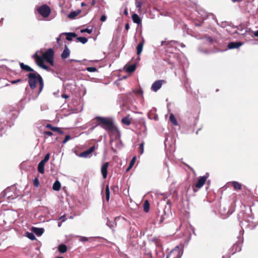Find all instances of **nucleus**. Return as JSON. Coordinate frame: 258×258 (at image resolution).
Here are the masks:
<instances>
[{
  "mask_svg": "<svg viewBox=\"0 0 258 258\" xmlns=\"http://www.w3.org/2000/svg\"><path fill=\"white\" fill-rule=\"evenodd\" d=\"M143 45H144V41L142 42H140L137 47V55H140L142 50H143Z\"/></svg>",
  "mask_w": 258,
  "mask_h": 258,
  "instance_id": "obj_22",
  "label": "nucleus"
},
{
  "mask_svg": "<svg viewBox=\"0 0 258 258\" xmlns=\"http://www.w3.org/2000/svg\"><path fill=\"white\" fill-rule=\"evenodd\" d=\"M44 165L45 163L41 161L38 164V170L40 173H43L44 172Z\"/></svg>",
  "mask_w": 258,
  "mask_h": 258,
  "instance_id": "obj_23",
  "label": "nucleus"
},
{
  "mask_svg": "<svg viewBox=\"0 0 258 258\" xmlns=\"http://www.w3.org/2000/svg\"><path fill=\"white\" fill-rule=\"evenodd\" d=\"M233 3H236V2H237L238 1H239V0H231Z\"/></svg>",
  "mask_w": 258,
  "mask_h": 258,
  "instance_id": "obj_62",
  "label": "nucleus"
},
{
  "mask_svg": "<svg viewBox=\"0 0 258 258\" xmlns=\"http://www.w3.org/2000/svg\"><path fill=\"white\" fill-rule=\"evenodd\" d=\"M136 69V64H133L128 66L126 68V71L128 73H133L135 71Z\"/></svg>",
  "mask_w": 258,
  "mask_h": 258,
  "instance_id": "obj_21",
  "label": "nucleus"
},
{
  "mask_svg": "<svg viewBox=\"0 0 258 258\" xmlns=\"http://www.w3.org/2000/svg\"><path fill=\"white\" fill-rule=\"evenodd\" d=\"M141 5H142V3L140 1H138V0L136 1V6L137 7V8H140L141 7Z\"/></svg>",
  "mask_w": 258,
  "mask_h": 258,
  "instance_id": "obj_44",
  "label": "nucleus"
},
{
  "mask_svg": "<svg viewBox=\"0 0 258 258\" xmlns=\"http://www.w3.org/2000/svg\"><path fill=\"white\" fill-rule=\"evenodd\" d=\"M110 195H106V199L107 201L109 200Z\"/></svg>",
  "mask_w": 258,
  "mask_h": 258,
  "instance_id": "obj_58",
  "label": "nucleus"
},
{
  "mask_svg": "<svg viewBox=\"0 0 258 258\" xmlns=\"http://www.w3.org/2000/svg\"><path fill=\"white\" fill-rule=\"evenodd\" d=\"M254 35L256 37H258V30L254 32Z\"/></svg>",
  "mask_w": 258,
  "mask_h": 258,
  "instance_id": "obj_57",
  "label": "nucleus"
},
{
  "mask_svg": "<svg viewBox=\"0 0 258 258\" xmlns=\"http://www.w3.org/2000/svg\"><path fill=\"white\" fill-rule=\"evenodd\" d=\"M86 70L89 72H95L97 71V69L95 67H87Z\"/></svg>",
  "mask_w": 258,
  "mask_h": 258,
  "instance_id": "obj_35",
  "label": "nucleus"
},
{
  "mask_svg": "<svg viewBox=\"0 0 258 258\" xmlns=\"http://www.w3.org/2000/svg\"><path fill=\"white\" fill-rule=\"evenodd\" d=\"M8 199L9 200L10 202H11V200H15V197H13L12 196L9 195L7 196Z\"/></svg>",
  "mask_w": 258,
  "mask_h": 258,
  "instance_id": "obj_46",
  "label": "nucleus"
},
{
  "mask_svg": "<svg viewBox=\"0 0 258 258\" xmlns=\"http://www.w3.org/2000/svg\"><path fill=\"white\" fill-rule=\"evenodd\" d=\"M125 29L126 30H128V29L130 28V26H129L128 24H126L125 26Z\"/></svg>",
  "mask_w": 258,
  "mask_h": 258,
  "instance_id": "obj_50",
  "label": "nucleus"
},
{
  "mask_svg": "<svg viewBox=\"0 0 258 258\" xmlns=\"http://www.w3.org/2000/svg\"><path fill=\"white\" fill-rule=\"evenodd\" d=\"M70 61H74V62H80L81 61L78 60L76 59H72L70 60Z\"/></svg>",
  "mask_w": 258,
  "mask_h": 258,
  "instance_id": "obj_52",
  "label": "nucleus"
},
{
  "mask_svg": "<svg viewBox=\"0 0 258 258\" xmlns=\"http://www.w3.org/2000/svg\"><path fill=\"white\" fill-rule=\"evenodd\" d=\"M44 231V229L42 228H32V231L38 236H41L43 233Z\"/></svg>",
  "mask_w": 258,
  "mask_h": 258,
  "instance_id": "obj_14",
  "label": "nucleus"
},
{
  "mask_svg": "<svg viewBox=\"0 0 258 258\" xmlns=\"http://www.w3.org/2000/svg\"><path fill=\"white\" fill-rule=\"evenodd\" d=\"M28 78L29 85L32 89L36 88L37 83H39L38 94H40L44 87V83L41 76L37 72L34 71V72L30 73L28 75Z\"/></svg>",
  "mask_w": 258,
  "mask_h": 258,
  "instance_id": "obj_1",
  "label": "nucleus"
},
{
  "mask_svg": "<svg viewBox=\"0 0 258 258\" xmlns=\"http://www.w3.org/2000/svg\"><path fill=\"white\" fill-rule=\"evenodd\" d=\"M132 167L133 166H131V165H129L128 167L126 169V171H128L132 168Z\"/></svg>",
  "mask_w": 258,
  "mask_h": 258,
  "instance_id": "obj_56",
  "label": "nucleus"
},
{
  "mask_svg": "<svg viewBox=\"0 0 258 258\" xmlns=\"http://www.w3.org/2000/svg\"><path fill=\"white\" fill-rule=\"evenodd\" d=\"M61 226V222H58V226L60 227Z\"/></svg>",
  "mask_w": 258,
  "mask_h": 258,
  "instance_id": "obj_59",
  "label": "nucleus"
},
{
  "mask_svg": "<svg viewBox=\"0 0 258 258\" xmlns=\"http://www.w3.org/2000/svg\"><path fill=\"white\" fill-rule=\"evenodd\" d=\"M149 208H150V204H149V202L147 200H146L145 201V202L144 203V210L145 211V212H148L149 210Z\"/></svg>",
  "mask_w": 258,
  "mask_h": 258,
  "instance_id": "obj_27",
  "label": "nucleus"
},
{
  "mask_svg": "<svg viewBox=\"0 0 258 258\" xmlns=\"http://www.w3.org/2000/svg\"><path fill=\"white\" fill-rule=\"evenodd\" d=\"M27 237L29 239H30L32 240H34L36 239L35 236L34 235L33 232V233L27 232Z\"/></svg>",
  "mask_w": 258,
  "mask_h": 258,
  "instance_id": "obj_31",
  "label": "nucleus"
},
{
  "mask_svg": "<svg viewBox=\"0 0 258 258\" xmlns=\"http://www.w3.org/2000/svg\"><path fill=\"white\" fill-rule=\"evenodd\" d=\"M237 246H238V244H236L234 245L233 247H234H234H237Z\"/></svg>",
  "mask_w": 258,
  "mask_h": 258,
  "instance_id": "obj_64",
  "label": "nucleus"
},
{
  "mask_svg": "<svg viewBox=\"0 0 258 258\" xmlns=\"http://www.w3.org/2000/svg\"><path fill=\"white\" fill-rule=\"evenodd\" d=\"M88 238L86 237H83V236H80V240L82 242H85L88 241Z\"/></svg>",
  "mask_w": 258,
  "mask_h": 258,
  "instance_id": "obj_41",
  "label": "nucleus"
},
{
  "mask_svg": "<svg viewBox=\"0 0 258 258\" xmlns=\"http://www.w3.org/2000/svg\"><path fill=\"white\" fill-rule=\"evenodd\" d=\"M20 66L21 69L22 70L25 71L26 72H30V73L34 72V70L33 69H32L30 67H29V66H28L27 64H25L24 63H23L22 62L20 63Z\"/></svg>",
  "mask_w": 258,
  "mask_h": 258,
  "instance_id": "obj_13",
  "label": "nucleus"
},
{
  "mask_svg": "<svg viewBox=\"0 0 258 258\" xmlns=\"http://www.w3.org/2000/svg\"><path fill=\"white\" fill-rule=\"evenodd\" d=\"M61 187V184L59 181L56 180L53 184L52 188L54 190L58 191Z\"/></svg>",
  "mask_w": 258,
  "mask_h": 258,
  "instance_id": "obj_20",
  "label": "nucleus"
},
{
  "mask_svg": "<svg viewBox=\"0 0 258 258\" xmlns=\"http://www.w3.org/2000/svg\"><path fill=\"white\" fill-rule=\"evenodd\" d=\"M37 10L38 12L44 18L48 17L50 13V9L49 7L46 5H44L38 7Z\"/></svg>",
  "mask_w": 258,
  "mask_h": 258,
  "instance_id": "obj_5",
  "label": "nucleus"
},
{
  "mask_svg": "<svg viewBox=\"0 0 258 258\" xmlns=\"http://www.w3.org/2000/svg\"><path fill=\"white\" fill-rule=\"evenodd\" d=\"M67 250V247L64 244H61L58 247V250L61 253L65 252Z\"/></svg>",
  "mask_w": 258,
  "mask_h": 258,
  "instance_id": "obj_26",
  "label": "nucleus"
},
{
  "mask_svg": "<svg viewBox=\"0 0 258 258\" xmlns=\"http://www.w3.org/2000/svg\"><path fill=\"white\" fill-rule=\"evenodd\" d=\"M136 159V157H135V156L132 158V159L131 160V161H130V165H131V166H133V165H134V164L135 163Z\"/></svg>",
  "mask_w": 258,
  "mask_h": 258,
  "instance_id": "obj_39",
  "label": "nucleus"
},
{
  "mask_svg": "<svg viewBox=\"0 0 258 258\" xmlns=\"http://www.w3.org/2000/svg\"><path fill=\"white\" fill-rule=\"evenodd\" d=\"M121 122L122 123L126 125H129L131 124V120L129 117L128 116H125L122 118Z\"/></svg>",
  "mask_w": 258,
  "mask_h": 258,
  "instance_id": "obj_25",
  "label": "nucleus"
},
{
  "mask_svg": "<svg viewBox=\"0 0 258 258\" xmlns=\"http://www.w3.org/2000/svg\"><path fill=\"white\" fill-rule=\"evenodd\" d=\"M106 20V16L105 15H102L100 18V21L102 22H105Z\"/></svg>",
  "mask_w": 258,
  "mask_h": 258,
  "instance_id": "obj_45",
  "label": "nucleus"
},
{
  "mask_svg": "<svg viewBox=\"0 0 258 258\" xmlns=\"http://www.w3.org/2000/svg\"><path fill=\"white\" fill-rule=\"evenodd\" d=\"M77 39L82 44H85L88 41V39L84 37H77Z\"/></svg>",
  "mask_w": 258,
  "mask_h": 258,
  "instance_id": "obj_30",
  "label": "nucleus"
},
{
  "mask_svg": "<svg viewBox=\"0 0 258 258\" xmlns=\"http://www.w3.org/2000/svg\"><path fill=\"white\" fill-rule=\"evenodd\" d=\"M60 220H61L62 222H64L66 220V216L64 215L59 218Z\"/></svg>",
  "mask_w": 258,
  "mask_h": 258,
  "instance_id": "obj_47",
  "label": "nucleus"
},
{
  "mask_svg": "<svg viewBox=\"0 0 258 258\" xmlns=\"http://www.w3.org/2000/svg\"><path fill=\"white\" fill-rule=\"evenodd\" d=\"M110 138V143L111 148L113 149V144H119L120 133L117 127L113 124L110 128L106 131Z\"/></svg>",
  "mask_w": 258,
  "mask_h": 258,
  "instance_id": "obj_2",
  "label": "nucleus"
},
{
  "mask_svg": "<svg viewBox=\"0 0 258 258\" xmlns=\"http://www.w3.org/2000/svg\"><path fill=\"white\" fill-rule=\"evenodd\" d=\"M208 176L209 174L207 173L205 175L200 177L196 184V187L198 188H201L205 184Z\"/></svg>",
  "mask_w": 258,
  "mask_h": 258,
  "instance_id": "obj_6",
  "label": "nucleus"
},
{
  "mask_svg": "<svg viewBox=\"0 0 258 258\" xmlns=\"http://www.w3.org/2000/svg\"><path fill=\"white\" fill-rule=\"evenodd\" d=\"M176 44H179L180 45V46L182 47H184L185 46L184 44H183V43H180V44H179L178 42L177 43L175 44L174 45H176Z\"/></svg>",
  "mask_w": 258,
  "mask_h": 258,
  "instance_id": "obj_51",
  "label": "nucleus"
},
{
  "mask_svg": "<svg viewBox=\"0 0 258 258\" xmlns=\"http://www.w3.org/2000/svg\"><path fill=\"white\" fill-rule=\"evenodd\" d=\"M32 57L33 58H34L35 62L39 67H40L44 63V59L42 56L41 57L38 55L37 52L33 54Z\"/></svg>",
  "mask_w": 258,
  "mask_h": 258,
  "instance_id": "obj_7",
  "label": "nucleus"
},
{
  "mask_svg": "<svg viewBox=\"0 0 258 258\" xmlns=\"http://www.w3.org/2000/svg\"><path fill=\"white\" fill-rule=\"evenodd\" d=\"M132 20L135 23L140 24L141 23V19L137 14H134L132 15Z\"/></svg>",
  "mask_w": 258,
  "mask_h": 258,
  "instance_id": "obj_18",
  "label": "nucleus"
},
{
  "mask_svg": "<svg viewBox=\"0 0 258 258\" xmlns=\"http://www.w3.org/2000/svg\"><path fill=\"white\" fill-rule=\"evenodd\" d=\"M253 217L252 215L250 216L248 219L245 220L244 222H241V224L242 225H244V223H248V225L249 226V227L251 228H254L255 226V224L253 222Z\"/></svg>",
  "mask_w": 258,
  "mask_h": 258,
  "instance_id": "obj_11",
  "label": "nucleus"
},
{
  "mask_svg": "<svg viewBox=\"0 0 258 258\" xmlns=\"http://www.w3.org/2000/svg\"><path fill=\"white\" fill-rule=\"evenodd\" d=\"M61 36H62V35H60V36H59L58 37H57V38H56V41H57V43H58V44L59 43V41H60V37H61Z\"/></svg>",
  "mask_w": 258,
  "mask_h": 258,
  "instance_id": "obj_49",
  "label": "nucleus"
},
{
  "mask_svg": "<svg viewBox=\"0 0 258 258\" xmlns=\"http://www.w3.org/2000/svg\"><path fill=\"white\" fill-rule=\"evenodd\" d=\"M144 143L142 142L140 144L139 146V152L140 154H142L144 153Z\"/></svg>",
  "mask_w": 258,
  "mask_h": 258,
  "instance_id": "obj_34",
  "label": "nucleus"
},
{
  "mask_svg": "<svg viewBox=\"0 0 258 258\" xmlns=\"http://www.w3.org/2000/svg\"><path fill=\"white\" fill-rule=\"evenodd\" d=\"M81 32L82 33L87 32L88 34H91L92 33V29L86 28V29H84L82 30L81 31Z\"/></svg>",
  "mask_w": 258,
  "mask_h": 258,
  "instance_id": "obj_37",
  "label": "nucleus"
},
{
  "mask_svg": "<svg viewBox=\"0 0 258 258\" xmlns=\"http://www.w3.org/2000/svg\"><path fill=\"white\" fill-rule=\"evenodd\" d=\"M158 116H157V115H156V116H155V117H154V119H155V120H158Z\"/></svg>",
  "mask_w": 258,
  "mask_h": 258,
  "instance_id": "obj_61",
  "label": "nucleus"
},
{
  "mask_svg": "<svg viewBox=\"0 0 258 258\" xmlns=\"http://www.w3.org/2000/svg\"><path fill=\"white\" fill-rule=\"evenodd\" d=\"M40 68L46 71H49L50 70V69L48 67L45 65L44 63L40 67Z\"/></svg>",
  "mask_w": 258,
  "mask_h": 258,
  "instance_id": "obj_40",
  "label": "nucleus"
},
{
  "mask_svg": "<svg viewBox=\"0 0 258 258\" xmlns=\"http://www.w3.org/2000/svg\"><path fill=\"white\" fill-rule=\"evenodd\" d=\"M242 45V43L240 42H231L228 44V47L229 49H234L238 48Z\"/></svg>",
  "mask_w": 258,
  "mask_h": 258,
  "instance_id": "obj_15",
  "label": "nucleus"
},
{
  "mask_svg": "<svg viewBox=\"0 0 258 258\" xmlns=\"http://www.w3.org/2000/svg\"><path fill=\"white\" fill-rule=\"evenodd\" d=\"M96 4V2L95 0H92L91 2V5L94 6Z\"/></svg>",
  "mask_w": 258,
  "mask_h": 258,
  "instance_id": "obj_54",
  "label": "nucleus"
},
{
  "mask_svg": "<svg viewBox=\"0 0 258 258\" xmlns=\"http://www.w3.org/2000/svg\"><path fill=\"white\" fill-rule=\"evenodd\" d=\"M52 131H53L54 132H58L60 134H63V132L62 130H61L60 128H59L58 127L53 126V128H52Z\"/></svg>",
  "mask_w": 258,
  "mask_h": 258,
  "instance_id": "obj_33",
  "label": "nucleus"
},
{
  "mask_svg": "<svg viewBox=\"0 0 258 258\" xmlns=\"http://www.w3.org/2000/svg\"><path fill=\"white\" fill-rule=\"evenodd\" d=\"M232 183L234 186V188L235 189H240L241 188V185L238 182L234 181H233L232 182Z\"/></svg>",
  "mask_w": 258,
  "mask_h": 258,
  "instance_id": "obj_28",
  "label": "nucleus"
},
{
  "mask_svg": "<svg viewBox=\"0 0 258 258\" xmlns=\"http://www.w3.org/2000/svg\"><path fill=\"white\" fill-rule=\"evenodd\" d=\"M95 119L97 122L96 125L100 126L106 131L114 124L113 119L111 117L96 116Z\"/></svg>",
  "mask_w": 258,
  "mask_h": 258,
  "instance_id": "obj_3",
  "label": "nucleus"
},
{
  "mask_svg": "<svg viewBox=\"0 0 258 258\" xmlns=\"http://www.w3.org/2000/svg\"><path fill=\"white\" fill-rule=\"evenodd\" d=\"M177 43V41L171 40L168 42H166V41H162L161 42V45H168V46H174L175 44Z\"/></svg>",
  "mask_w": 258,
  "mask_h": 258,
  "instance_id": "obj_19",
  "label": "nucleus"
},
{
  "mask_svg": "<svg viewBox=\"0 0 258 258\" xmlns=\"http://www.w3.org/2000/svg\"><path fill=\"white\" fill-rule=\"evenodd\" d=\"M105 194L106 195H110L109 188L108 185H107L106 187Z\"/></svg>",
  "mask_w": 258,
  "mask_h": 258,
  "instance_id": "obj_42",
  "label": "nucleus"
},
{
  "mask_svg": "<svg viewBox=\"0 0 258 258\" xmlns=\"http://www.w3.org/2000/svg\"><path fill=\"white\" fill-rule=\"evenodd\" d=\"M49 158H50V154L47 153L45 155L44 159L43 160H42L41 161V162H42L43 163H45L49 160Z\"/></svg>",
  "mask_w": 258,
  "mask_h": 258,
  "instance_id": "obj_32",
  "label": "nucleus"
},
{
  "mask_svg": "<svg viewBox=\"0 0 258 258\" xmlns=\"http://www.w3.org/2000/svg\"><path fill=\"white\" fill-rule=\"evenodd\" d=\"M53 126H52L50 124H47L46 125V127L50 128L52 130V128H53Z\"/></svg>",
  "mask_w": 258,
  "mask_h": 258,
  "instance_id": "obj_48",
  "label": "nucleus"
},
{
  "mask_svg": "<svg viewBox=\"0 0 258 258\" xmlns=\"http://www.w3.org/2000/svg\"><path fill=\"white\" fill-rule=\"evenodd\" d=\"M81 12V11L80 10L75 11H72L68 15V17L71 19H73L79 14H80Z\"/></svg>",
  "mask_w": 258,
  "mask_h": 258,
  "instance_id": "obj_17",
  "label": "nucleus"
},
{
  "mask_svg": "<svg viewBox=\"0 0 258 258\" xmlns=\"http://www.w3.org/2000/svg\"><path fill=\"white\" fill-rule=\"evenodd\" d=\"M106 225H107L108 226H109L110 228H111V225H110V224H109V223H108V222H107Z\"/></svg>",
  "mask_w": 258,
  "mask_h": 258,
  "instance_id": "obj_60",
  "label": "nucleus"
},
{
  "mask_svg": "<svg viewBox=\"0 0 258 258\" xmlns=\"http://www.w3.org/2000/svg\"><path fill=\"white\" fill-rule=\"evenodd\" d=\"M109 165V163L108 162H106L104 163L102 166L101 169V174L104 179L106 178L107 175V168Z\"/></svg>",
  "mask_w": 258,
  "mask_h": 258,
  "instance_id": "obj_10",
  "label": "nucleus"
},
{
  "mask_svg": "<svg viewBox=\"0 0 258 258\" xmlns=\"http://www.w3.org/2000/svg\"><path fill=\"white\" fill-rule=\"evenodd\" d=\"M44 134L48 136H52L53 135V133L49 131H45L44 132Z\"/></svg>",
  "mask_w": 258,
  "mask_h": 258,
  "instance_id": "obj_43",
  "label": "nucleus"
},
{
  "mask_svg": "<svg viewBox=\"0 0 258 258\" xmlns=\"http://www.w3.org/2000/svg\"><path fill=\"white\" fill-rule=\"evenodd\" d=\"M170 121L172 122V123L175 125L177 126L178 125L177 121L176 120L175 116L172 113H171L169 116Z\"/></svg>",
  "mask_w": 258,
  "mask_h": 258,
  "instance_id": "obj_24",
  "label": "nucleus"
},
{
  "mask_svg": "<svg viewBox=\"0 0 258 258\" xmlns=\"http://www.w3.org/2000/svg\"><path fill=\"white\" fill-rule=\"evenodd\" d=\"M138 94H141L142 95H143V92L142 90H139L138 91Z\"/></svg>",
  "mask_w": 258,
  "mask_h": 258,
  "instance_id": "obj_53",
  "label": "nucleus"
},
{
  "mask_svg": "<svg viewBox=\"0 0 258 258\" xmlns=\"http://www.w3.org/2000/svg\"><path fill=\"white\" fill-rule=\"evenodd\" d=\"M70 54V51L68 47L66 45L65 48L61 54V57L62 59L68 58Z\"/></svg>",
  "mask_w": 258,
  "mask_h": 258,
  "instance_id": "obj_16",
  "label": "nucleus"
},
{
  "mask_svg": "<svg viewBox=\"0 0 258 258\" xmlns=\"http://www.w3.org/2000/svg\"><path fill=\"white\" fill-rule=\"evenodd\" d=\"M54 51L52 48H49L46 52L43 53V59L51 66L54 64L53 60Z\"/></svg>",
  "mask_w": 258,
  "mask_h": 258,
  "instance_id": "obj_4",
  "label": "nucleus"
},
{
  "mask_svg": "<svg viewBox=\"0 0 258 258\" xmlns=\"http://www.w3.org/2000/svg\"><path fill=\"white\" fill-rule=\"evenodd\" d=\"M66 35V39L68 41H71L74 37H77L75 33L73 32H64L60 34V35Z\"/></svg>",
  "mask_w": 258,
  "mask_h": 258,
  "instance_id": "obj_12",
  "label": "nucleus"
},
{
  "mask_svg": "<svg viewBox=\"0 0 258 258\" xmlns=\"http://www.w3.org/2000/svg\"><path fill=\"white\" fill-rule=\"evenodd\" d=\"M12 84H15V83H16V80L13 81L12 82Z\"/></svg>",
  "mask_w": 258,
  "mask_h": 258,
  "instance_id": "obj_63",
  "label": "nucleus"
},
{
  "mask_svg": "<svg viewBox=\"0 0 258 258\" xmlns=\"http://www.w3.org/2000/svg\"><path fill=\"white\" fill-rule=\"evenodd\" d=\"M62 97L64 98H68V96L66 94H63V95H62Z\"/></svg>",
  "mask_w": 258,
  "mask_h": 258,
  "instance_id": "obj_55",
  "label": "nucleus"
},
{
  "mask_svg": "<svg viewBox=\"0 0 258 258\" xmlns=\"http://www.w3.org/2000/svg\"><path fill=\"white\" fill-rule=\"evenodd\" d=\"M70 139H71V137L70 135L66 136L64 139L62 141V144H66Z\"/></svg>",
  "mask_w": 258,
  "mask_h": 258,
  "instance_id": "obj_38",
  "label": "nucleus"
},
{
  "mask_svg": "<svg viewBox=\"0 0 258 258\" xmlns=\"http://www.w3.org/2000/svg\"><path fill=\"white\" fill-rule=\"evenodd\" d=\"M152 241L154 242L155 244L157 247H161V243L160 242V240L158 238H154L152 239Z\"/></svg>",
  "mask_w": 258,
  "mask_h": 258,
  "instance_id": "obj_29",
  "label": "nucleus"
},
{
  "mask_svg": "<svg viewBox=\"0 0 258 258\" xmlns=\"http://www.w3.org/2000/svg\"><path fill=\"white\" fill-rule=\"evenodd\" d=\"M164 82V80H158L155 81L152 85V90L154 92H157L161 87Z\"/></svg>",
  "mask_w": 258,
  "mask_h": 258,
  "instance_id": "obj_8",
  "label": "nucleus"
},
{
  "mask_svg": "<svg viewBox=\"0 0 258 258\" xmlns=\"http://www.w3.org/2000/svg\"><path fill=\"white\" fill-rule=\"evenodd\" d=\"M95 150V146L90 147L89 149L82 152L80 154V157L83 158H87Z\"/></svg>",
  "mask_w": 258,
  "mask_h": 258,
  "instance_id": "obj_9",
  "label": "nucleus"
},
{
  "mask_svg": "<svg viewBox=\"0 0 258 258\" xmlns=\"http://www.w3.org/2000/svg\"><path fill=\"white\" fill-rule=\"evenodd\" d=\"M33 183L35 187H38L39 184V181L38 178H35L33 180Z\"/></svg>",
  "mask_w": 258,
  "mask_h": 258,
  "instance_id": "obj_36",
  "label": "nucleus"
}]
</instances>
